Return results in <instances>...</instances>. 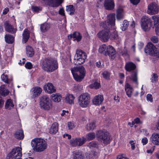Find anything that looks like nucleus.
Segmentation results:
<instances>
[{"label":"nucleus","mask_w":159,"mask_h":159,"mask_svg":"<svg viewBox=\"0 0 159 159\" xmlns=\"http://www.w3.org/2000/svg\"><path fill=\"white\" fill-rule=\"evenodd\" d=\"M42 69L47 72H52L58 67L57 61L51 58L44 59L41 64Z\"/></svg>","instance_id":"nucleus-1"},{"label":"nucleus","mask_w":159,"mask_h":159,"mask_svg":"<svg viewBox=\"0 0 159 159\" xmlns=\"http://www.w3.org/2000/svg\"><path fill=\"white\" fill-rule=\"evenodd\" d=\"M115 14H111L108 15L107 24L110 30L109 39L112 40L117 39L118 37L117 32L115 30Z\"/></svg>","instance_id":"nucleus-2"},{"label":"nucleus","mask_w":159,"mask_h":159,"mask_svg":"<svg viewBox=\"0 0 159 159\" xmlns=\"http://www.w3.org/2000/svg\"><path fill=\"white\" fill-rule=\"evenodd\" d=\"M31 145L35 151L40 152L46 149L47 144L46 142L41 138L34 139L32 140Z\"/></svg>","instance_id":"nucleus-3"},{"label":"nucleus","mask_w":159,"mask_h":159,"mask_svg":"<svg viewBox=\"0 0 159 159\" xmlns=\"http://www.w3.org/2000/svg\"><path fill=\"white\" fill-rule=\"evenodd\" d=\"M71 70L74 79L78 82L82 81L85 75L86 70L82 66L73 68Z\"/></svg>","instance_id":"nucleus-4"},{"label":"nucleus","mask_w":159,"mask_h":159,"mask_svg":"<svg viewBox=\"0 0 159 159\" xmlns=\"http://www.w3.org/2000/svg\"><path fill=\"white\" fill-rule=\"evenodd\" d=\"M87 57L86 53L82 50H77L76 54L73 60L70 58V60L72 63L77 65L83 64Z\"/></svg>","instance_id":"nucleus-5"},{"label":"nucleus","mask_w":159,"mask_h":159,"mask_svg":"<svg viewBox=\"0 0 159 159\" xmlns=\"http://www.w3.org/2000/svg\"><path fill=\"white\" fill-rule=\"evenodd\" d=\"M96 137L99 141L105 144L109 143L111 139L109 133L105 129L99 130L96 132Z\"/></svg>","instance_id":"nucleus-6"},{"label":"nucleus","mask_w":159,"mask_h":159,"mask_svg":"<svg viewBox=\"0 0 159 159\" xmlns=\"http://www.w3.org/2000/svg\"><path fill=\"white\" fill-rule=\"evenodd\" d=\"M136 68L135 65L131 62H129L126 63L125 66V69L127 71H132L130 79L134 82L138 84L137 73V72L134 70Z\"/></svg>","instance_id":"nucleus-7"},{"label":"nucleus","mask_w":159,"mask_h":159,"mask_svg":"<svg viewBox=\"0 0 159 159\" xmlns=\"http://www.w3.org/2000/svg\"><path fill=\"white\" fill-rule=\"evenodd\" d=\"M40 105L41 108L45 110H49L52 107L51 101L48 96L43 95L40 98Z\"/></svg>","instance_id":"nucleus-8"},{"label":"nucleus","mask_w":159,"mask_h":159,"mask_svg":"<svg viewBox=\"0 0 159 159\" xmlns=\"http://www.w3.org/2000/svg\"><path fill=\"white\" fill-rule=\"evenodd\" d=\"M102 27L104 28V30L99 32L97 35L102 41L107 42L109 39L110 30L106 22L103 23Z\"/></svg>","instance_id":"nucleus-9"},{"label":"nucleus","mask_w":159,"mask_h":159,"mask_svg":"<svg viewBox=\"0 0 159 159\" xmlns=\"http://www.w3.org/2000/svg\"><path fill=\"white\" fill-rule=\"evenodd\" d=\"M90 96L87 93H82L78 98L79 104L82 107H87L90 103Z\"/></svg>","instance_id":"nucleus-10"},{"label":"nucleus","mask_w":159,"mask_h":159,"mask_svg":"<svg viewBox=\"0 0 159 159\" xmlns=\"http://www.w3.org/2000/svg\"><path fill=\"white\" fill-rule=\"evenodd\" d=\"M141 22L142 29L145 31H149L152 26V21L148 17L143 16L141 19Z\"/></svg>","instance_id":"nucleus-11"},{"label":"nucleus","mask_w":159,"mask_h":159,"mask_svg":"<svg viewBox=\"0 0 159 159\" xmlns=\"http://www.w3.org/2000/svg\"><path fill=\"white\" fill-rule=\"evenodd\" d=\"M22 148H21L17 147L14 148L11 152H10L8 157L9 159H16L20 158L22 156Z\"/></svg>","instance_id":"nucleus-12"},{"label":"nucleus","mask_w":159,"mask_h":159,"mask_svg":"<svg viewBox=\"0 0 159 159\" xmlns=\"http://www.w3.org/2000/svg\"><path fill=\"white\" fill-rule=\"evenodd\" d=\"M159 11V7L155 3H152L148 5L147 13L150 15L157 14Z\"/></svg>","instance_id":"nucleus-13"},{"label":"nucleus","mask_w":159,"mask_h":159,"mask_svg":"<svg viewBox=\"0 0 159 159\" xmlns=\"http://www.w3.org/2000/svg\"><path fill=\"white\" fill-rule=\"evenodd\" d=\"M116 51L114 48L112 46H108L104 52V55L106 56H108L110 58L113 59L115 57Z\"/></svg>","instance_id":"nucleus-14"},{"label":"nucleus","mask_w":159,"mask_h":159,"mask_svg":"<svg viewBox=\"0 0 159 159\" xmlns=\"http://www.w3.org/2000/svg\"><path fill=\"white\" fill-rule=\"evenodd\" d=\"M156 48L155 46L152 43H148L145 48V52L146 53L153 56L154 54Z\"/></svg>","instance_id":"nucleus-15"},{"label":"nucleus","mask_w":159,"mask_h":159,"mask_svg":"<svg viewBox=\"0 0 159 159\" xmlns=\"http://www.w3.org/2000/svg\"><path fill=\"white\" fill-rule=\"evenodd\" d=\"M4 26L5 30L10 33L14 34L17 31L16 28H14L8 21L4 23Z\"/></svg>","instance_id":"nucleus-16"},{"label":"nucleus","mask_w":159,"mask_h":159,"mask_svg":"<svg viewBox=\"0 0 159 159\" xmlns=\"http://www.w3.org/2000/svg\"><path fill=\"white\" fill-rule=\"evenodd\" d=\"M44 90L48 93H51L55 92L56 89L52 84L51 83H48L43 87Z\"/></svg>","instance_id":"nucleus-17"},{"label":"nucleus","mask_w":159,"mask_h":159,"mask_svg":"<svg viewBox=\"0 0 159 159\" xmlns=\"http://www.w3.org/2000/svg\"><path fill=\"white\" fill-rule=\"evenodd\" d=\"M103 100V97L102 95H98L96 96L93 99V103L96 105H99L101 104Z\"/></svg>","instance_id":"nucleus-18"},{"label":"nucleus","mask_w":159,"mask_h":159,"mask_svg":"<svg viewBox=\"0 0 159 159\" xmlns=\"http://www.w3.org/2000/svg\"><path fill=\"white\" fill-rule=\"evenodd\" d=\"M68 38L69 39L73 38L74 40H77V42H79L82 39V36L79 32H75L73 34H71L68 35Z\"/></svg>","instance_id":"nucleus-19"},{"label":"nucleus","mask_w":159,"mask_h":159,"mask_svg":"<svg viewBox=\"0 0 159 159\" xmlns=\"http://www.w3.org/2000/svg\"><path fill=\"white\" fill-rule=\"evenodd\" d=\"M104 6L106 9L111 10L113 9L114 7V3L113 0H106Z\"/></svg>","instance_id":"nucleus-20"},{"label":"nucleus","mask_w":159,"mask_h":159,"mask_svg":"<svg viewBox=\"0 0 159 159\" xmlns=\"http://www.w3.org/2000/svg\"><path fill=\"white\" fill-rule=\"evenodd\" d=\"M125 90L126 95L129 97L130 98L134 90L132 87L129 84L126 83L125 86Z\"/></svg>","instance_id":"nucleus-21"},{"label":"nucleus","mask_w":159,"mask_h":159,"mask_svg":"<svg viewBox=\"0 0 159 159\" xmlns=\"http://www.w3.org/2000/svg\"><path fill=\"white\" fill-rule=\"evenodd\" d=\"M151 140L154 144L159 145V133H154L151 137Z\"/></svg>","instance_id":"nucleus-22"},{"label":"nucleus","mask_w":159,"mask_h":159,"mask_svg":"<svg viewBox=\"0 0 159 159\" xmlns=\"http://www.w3.org/2000/svg\"><path fill=\"white\" fill-rule=\"evenodd\" d=\"M64 0H49L48 4L53 7H57L60 5Z\"/></svg>","instance_id":"nucleus-23"},{"label":"nucleus","mask_w":159,"mask_h":159,"mask_svg":"<svg viewBox=\"0 0 159 159\" xmlns=\"http://www.w3.org/2000/svg\"><path fill=\"white\" fill-rule=\"evenodd\" d=\"M58 124L57 122L53 123L49 130V133L52 134H55L58 131Z\"/></svg>","instance_id":"nucleus-24"},{"label":"nucleus","mask_w":159,"mask_h":159,"mask_svg":"<svg viewBox=\"0 0 159 159\" xmlns=\"http://www.w3.org/2000/svg\"><path fill=\"white\" fill-rule=\"evenodd\" d=\"M33 95V97H35L40 95L42 91V89L39 87H35L31 90Z\"/></svg>","instance_id":"nucleus-25"},{"label":"nucleus","mask_w":159,"mask_h":159,"mask_svg":"<svg viewBox=\"0 0 159 159\" xmlns=\"http://www.w3.org/2000/svg\"><path fill=\"white\" fill-rule=\"evenodd\" d=\"M73 159H83L84 156L81 151H74L72 152Z\"/></svg>","instance_id":"nucleus-26"},{"label":"nucleus","mask_w":159,"mask_h":159,"mask_svg":"<svg viewBox=\"0 0 159 159\" xmlns=\"http://www.w3.org/2000/svg\"><path fill=\"white\" fill-rule=\"evenodd\" d=\"M4 38L6 42L9 44H12L14 41V37L10 34H6Z\"/></svg>","instance_id":"nucleus-27"},{"label":"nucleus","mask_w":159,"mask_h":159,"mask_svg":"<svg viewBox=\"0 0 159 159\" xmlns=\"http://www.w3.org/2000/svg\"><path fill=\"white\" fill-rule=\"evenodd\" d=\"M30 33L29 31L27 29L24 31L23 35V42L25 43L30 38Z\"/></svg>","instance_id":"nucleus-28"},{"label":"nucleus","mask_w":159,"mask_h":159,"mask_svg":"<svg viewBox=\"0 0 159 159\" xmlns=\"http://www.w3.org/2000/svg\"><path fill=\"white\" fill-rule=\"evenodd\" d=\"M50 28V24L47 23H44L40 25V30L43 33H44L48 31Z\"/></svg>","instance_id":"nucleus-29"},{"label":"nucleus","mask_w":159,"mask_h":159,"mask_svg":"<svg viewBox=\"0 0 159 159\" xmlns=\"http://www.w3.org/2000/svg\"><path fill=\"white\" fill-rule=\"evenodd\" d=\"M15 137L18 139L21 140L23 139L24 135L22 129L17 131L15 134Z\"/></svg>","instance_id":"nucleus-30"},{"label":"nucleus","mask_w":159,"mask_h":159,"mask_svg":"<svg viewBox=\"0 0 159 159\" xmlns=\"http://www.w3.org/2000/svg\"><path fill=\"white\" fill-rule=\"evenodd\" d=\"M97 153L94 151L91 152L90 153H86L87 159H95L97 158Z\"/></svg>","instance_id":"nucleus-31"},{"label":"nucleus","mask_w":159,"mask_h":159,"mask_svg":"<svg viewBox=\"0 0 159 159\" xmlns=\"http://www.w3.org/2000/svg\"><path fill=\"white\" fill-rule=\"evenodd\" d=\"M74 99L75 98L73 95L70 94L67 95L65 98L66 102L70 104H72L74 103Z\"/></svg>","instance_id":"nucleus-32"},{"label":"nucleus","mask_w":159,"mask_h":159,"mask_svg":"<svg viewBox=\"0 0 159 159\" xmlns=\"http://www.w3.org/2000/svg\"><path fill=\"white\" fill-rule=\"evenodd\" d=\"M9 91L6 89L4 85H2L0 87V94L2 95L6 96L8 95Z\"/></svg>","instance_id":"nucleus-33"},{"label":"nucleus","mask_w":159,"mask_h":159,"mask_svg":"<svg viewBox=\"0 0 159 159\" xmlns=\"http://www.w3.org/2000/svg\"><path fill=\"white\" fill-rule=\"evenodd\" d=\"M61 97L59 94H56L52 95V99L55 102H59L60 101Z\"/></svg>","instance_id":"nucleus-34"},{"label":"nucleus","mask_w":159,"mask_h":159,"mask_svg":"<svg viewBox=\"0 0 159 159\" xmlns=\"http://www.w3.org/2000/svg\"><path fill=\"white\" fill-rule=\"evenodd\" d=\"M66 11L69 13L70 15H73L74 13L75 9L73 5H70L66 7Z\"/></svg>","instance_id":"nucleus-35"},{"label":"nucleus","mask_w":159,"mask_h":159,"mask_svg":"<svg viewBox=\"0 0 159 159\" xmlns=\"http://www.w3.org/2000/svg\"><path fill=\"white\" fill-rule=\"evenodd\" d=\"M123 10L120 8H118L116 11V18L118 20H120L123 17Z\"/></svg>","instance_id":"nucleus-36"},{"label":"nucleus","mask_w":159,"mask_h":159,"mask_svg":"<svg viewBox=\"0 0 159 159\" xmlns=\"http://www.w3.org/2000/svg\"><path fill=\"white\" fill-rule=\"evenodd\" d=\"M14 106L13 104L12 100L11 99H8L7 100L5 104V107L6 109H10Z\"/></svg>","instance_id":"nucleus-37"},{"label":"nucleus","mask_w":159,"mask_h":159,"mask_svg":"<svg viewBox=\"0 0 159 159\" xmlns=\"http://www.w3.org/2000/svg\"><path fill=\"white\" fill-rule=\"evenodd\" d=\"M26 54L28 56L32 57L34 55V53L33 49L30 46L26 48Z\"/></svg>","instance_id":"nucleus-38"},{"label":"nucleus","mask_w":159,"mask_h":159,"mask_svg":"<svg viewBox=\"0 0 159 159\" xmlns=\"http://www.w3.org/2000/svg\"><path fill=\"white\" fill-rule=\"evenodd\" d=\"M76 140L77 141V143L78 144V146H80L83 145L85 142H86V138L83 137H82V139L80 138H76Z\"/></svg>","instance_id":"nucleus-39"},{"label":"nucleus","mask_w":159,"mask_h":159,"mask_svg":"<svg viewBox=\"0 0 159 159\" xmlns=\"http://www.w3.org/2000/svg\"><path fill=\"white\" fill-rule=\"evenodd\" d=\"M95 134L94 132L89 133L87 134L86 136V140H91L93 139L95 137Z\"/></svg>","instance_id":"nucleus-40"},{"label":"nucleus","mask_w":159,"mask_h":159,"mask_svg":"<svg viewBox=\"0 0 159 159\" xmlns=\"http://www.w3.org/2000/svg\"><path fill=\"white\" fill-rule=\"evenodd\" d=\"M95 124L94 122H92L87 124L86 128L88 130H93L95 128Z\"/></svg>","instance_id":"nucleus-41"},{"label":"nucleus","mask_w":159,"mask_h":159,"mask_svg":"<svg viewBox=\"0 0 159 159\" xmlns=\"http://www.w3.org/2000/svg\"><path fill=\"white\" fill-rule=\"evenodd\" d=\"M152 19L153 20V22L154 25L156 26L159 25V16H158L156 15L152 16Z\"/></svg>","instance_id":"nucleus-42"},{"label":"nucleus","mask_w":159,"mask_h":159,"mask_svg":"<svg viewBox=\"0 0 159 159\" xmlns=\"http://www.w3.org/2000/svg\"><path fill=\"white\" fill-rule=\"evenodd\" d=\"M87 146L90 148H97L98 147V142L95 141H93L87 144Z\"/></svg>","instance_id":"nucleus-43"},{"label":"nucleus","mask_w":159,"mask_h":159,"mask_svg":"<svg viewBox=\"0 0 159 159\" xmlns=\"http://www.w3.org/2000/svg\"><path fill=\"white\" fill-rule=\"evenodd\" d=\"M107 47L106 45L105 44L101 45L100 46L98 49L99 52L104 55V52H106Z\"/></svg>","instance_id":"nucleus-44"},{"label":"nucleus","mask_w":159,"mask_h":159,"mask_svg":"<svg viewBox=\"0 0 159 159\" xmlns=\"http://www.w3.org/2000/svg\"><path fill=\"white\" fill-rule=\"evenodd\" d=\"M123 26L121 27L122 30H125L129 25V23L127 20H125L123 22Z\"/></svg>","instance_id":"nucleus-45"},{"label":"nucleus","mask_w":159,"mask_h":159,"mask_svg":"<svg viewBox=\"0 0 159 159\" xmlns=\"http://www.w3.org/2000/svg\"><path fill=\"white\" fill-rule=\"evenodd\" d=\"M158 76L155 73H153L151 79V81L152 83H155L158 80Z\"/></svg>","instance_id":"nucleus-46"},{"label":"nucleus","mask_w":159,"mask_h":159,"mask_svg":"<svg viewBox=\"0 0 159 159\" xmlns=\"http://www.w3.org/2000/svg\"><path fill=\"white\" fill-rule=\"evenodd\" d=\"M100 86V84L98 82H95L93 84L90 86V88L98 89L99 88Z\"/></svg>","instance_id":"nucleus-47"},{"label":"nucleus","mask_w":159,"mask_h":159,"mask_svg":"<svg viewBox=\"0 0 159 159\" xmlns=\"http://www.w3.org/2000/svg\"><path fill=\"white\" fill-rule=\"evenodd\" d=\"M31 10L33 12H38L39 11H41L42 9L40 7L37 6H32L31 8Z\"/></svg>","instance_id":"nucleus-48"},{"label":"nucleus","mask_w":159,"mask_h":159,"mask_svg":"<svg viewBox=\"0 0 159 159\" xmlns=\"http://www.w3.org/2000/svg\"><path fill=\"white\" fill-rule=\"evenodd\" d=\"M67 126L69 130L73 129L75 126V125L74 123L71 122L68 123Z\"/></svg>","instance_id":"nucleus-49"},{"label":"nucleus","mask_w":159,"mask_h":159,"mask_svg":"<svg viewBox=\"0 0 159 159\" xmlns=\"http://www.w3.org/2000/svg\"><path fill=\"white\" fill-rule=\"evenodd\" d=\"M150 39L151 41L154 43H157L159 41L158 38L155 36H152L150 38Z\"/></svg>","instance_id":"nucleus-50"},{"label":"nucleus","mask_w":159,"mask_h":159,"mask_svg":"<svg viewBox=\"0 0 159 159\" xmlns=\"http://www.w3.org/2000/svg\"><path fill=\"white\" fill-rule=\"evenodd\" d=\"M70 145L72 146H76L78 145L77 143L76 138L75 139H72L70 141Z\"/></svg>","instance_id":"nucleus-51"},{"label":"nucleus","mask_w":159,"mask_h":159,"mask_svg":"<svg viewBox=\"0 0 159 159\" xmlns=\"http://www.w3.org/2000/svg\"><path fill=\"white\" fill-rule=\"evenodd\" d=\"M1 78L2 80L4 81L5 83H8V78L7 75H5L4 74L2 75H1Z\"/></svg>","instance_id":"nucleus-52"},{"label":"nucleus","mask_w":159,"mask_h":159,"mask_svg":"<svg viewBox=\"0 0 159 159\" xmlns=\"http://www.w3.org/2000/svg\"><path fill=\"white\" fill-rule=\"evenodd\" d=\"M102 74L104 78L107 80L109 79V77L110 76L109 73L107 71H104Z\"/></svg>","instance_id":"nucleus-53"},{"label":"nucleus","mask_w":159,"mask_h":159,"mask_svg":"<svg viewBox=\"0 0 159 159\" xmlns=\"http://www.w3.org/2000/svg\"><path fill=\"white\" fill-rule=\"evenodd\" d=\"M25 67L28 69H31L32 67V65L30 62H27L25 64Z\"/></svg>","instance_id":"nucleus-54"},{"label":"nucleus","mask_w":159,"mask_h":159,"mask_svg":"<svg viewBox=\"0 0 159 159\" xmlns=\"http://www.w3.org/2000/svg\"><path fill=\"white\" fill-rule=\"evenodd\" d=\"M147 100L152 102L153 101L152 97V95L148 94L147 96Z\"/></svg>","instance_id":"nucleus-55"},{"label":"nucleus","mask_w":159,"mask_h":159,"mask_svg":"<svg viewBox=\"0 0 159 159\" xmlns=\"http://www.w3.org/2000/svg\"><path fill=\"white\" fill-rule=\"evenodd\" d=\"M59 14L62 16H65L64 11L63 8H61L58 11Z\"/></svg>","instance_id":"nucleus-56"},{"label":"nucleus","mask_w":159,"mask_h":159,"mask_svg":"<svg viewBox=\"0 0 159 159\" xmlns=\"http://www.w3.org/2000/svg\"><path fill=\"white\" fill-rule=\"evenodd\" d=\"M148 142V140L146 137H144L142 139V142L143 143V145L146 144Z\"/></svg>","instance_id":"nucleus-57"},{"label":"nucleus","mask_w":159,"mask_h":159,"mask_svg":"<svg viewBox=\"0 0 159 159\" xmlns=\"http://www.w3.org/2000/svg\"><path fill=\"white\" fill-rule=\"evenodd\" d=\"M131 2L134 5L137 4L140 1V0H130Z\"/></svg>","instance_id":"nucleus-58"},{"label":"nucleus","mask_w":159,"mask_h":159,"mask_svg":"<svg viewBox=\"0 0 159 159\" xmlns=\"http://www.w3.org/2000/svg\"><path fill=\"white\" fill-rule=\"evenodd\" d=\"M4 102L2 98L0 96V108H2Z\"/></svg>","instance_id":"nucleus-59"},{"label":"nucleus","mask_w":159,"mask_h":159,"mask_svg":"<svg viewBox=\"0 0 159 159\" xmlns=\"http://www.w3.org/2000/svg\"><path fill=\"white\" fill-rule=\"evenodd\" d=\"M117 159H129L128 158L123 156V155H118L117 157Z\"/></svg>","instance_id":"nucleus-60"},{"label":"nucleus","mask_w":159,"mask_h":159,"mask_svg":"<svg viewBox=\"0 0 159 159\" xmlns=\"http://www.w3.org/2000/svg\"><path fill=\"white\" fill-rule=\"evenodd\" d=\"M121 54L122 56H127V50L125 49H124L121 51Z\"/></svg>","instance_id":"nucleus-61"},{"label":"nucleus","mask_w":159,"mask_h":159,"mask_svg":"<svg viewBox=\"0 0 159 159\" xmlns=\"http://www.w3.org/2000/svg\"><path fill=\"white\" fill-rule=\"evenodd\" d=\"M153 56H156L157 57H159V50L157 51L156 49L154 52V54Z\"/></svg>","instance_id":"nucleus-62"},{"label":"nucleus","mask_w":159,"mask_h":159,"mask_svg":"<svg viewBox=\"0 0 159 159\" xmlns=\"http://www.w3.org/2000/svg\"><path fill=\"white\" fill-rule=\"evenodd\" d=\"M141 132H143L144 134H145L147 135L148 134V130L147 129H143L141 130Z\"/></svg>","instance_id":"nucleus-63"},{"label":"nucleus","mask_w":159,"mask_h":159,"mask_svg":"<svg viewBox=\"0 0 159 159\" xmlns=\"http://www.w3.org/2000/svg\"><path fill=\"white\" fill-rule=\"evenodd\" d=\"M9 11V9L8 8H5L3 11V14L4 15L6 14Z\"/></svg>","instance_id":"nucleus-64"}]
</instances>
